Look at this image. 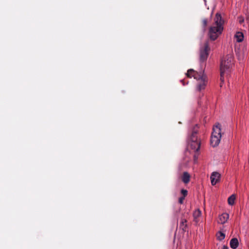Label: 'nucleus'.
Here are the masks:
<instances>
[{
    "mask_svg": "<svg viewBox=\"0 0 249 249\" xmlns=\"http://www.w3.org/2000/svg\"><path fill=\"white\" fill-rule=\"evenodd\" d=\"M223 21L221 15L217 13L214 18V23L209 29V35L212 40H215L221 34L223 30Z\"/></svg>",
    "mask_w": 249,
    "mask_h": 249,
    "instance_id": "obj_1",
    "label": "nucleus"
},
{
    "mask_svg": "<svg viewBox=\"0 0 249 249\" xmlns=\"http://www.w3.org/2000/svg\"><path fill=\"white\" fill-rule=\"evenodd\" d=\"M234 65L233 56L230 53L224 56L221 60L220 64V87H222V83L224 82V75L229 72Z\"/></svg>",
    "mask_w": 249,
    "mask_h": 249,
    "instance_id": "obj_2",
    "label": "nucleus"
},
{
    "mask_svg": "<svg viewBox=\"0 0 249 249\" xmlns=\"http://www.w3.org/2000/svg\"><path fill=\"white\" fill-rule=\"evenodd\" d=\"M186 75L188 77H193L198 81L197 89L201 90L204 89L207 84L206 76L202 73H198L193 69H190L187 71Z\"/></svg>",
    "mask_w": 249,
    "mask_h": 249,
    "instance_id": "obj_3",
    "label": "nucleus"
},
{
    "mask_svg": "<svg viewBox=\"0 0 249 249\" xmlns=\"http://www.w3.org/2000/svg\"><path fill=\"white\" fill-rule=\"evenodd\" d=\"M191 147L195 151H197L200 148V142L197 140L196 133H193L191 138Z\"/></svg>",
    "mask_w": 249,
    "mask_h": 249,
    "instance_id": "obj_4",
    "label": "nucleus"
},
{
    "mask_svg": "<svg viewBox=\"0 0 249 249\" xmlns=\"http://www.w3.org/2000/svg\"><path fill=\"white\" fill-rule=\"evenodd\" d=\"M209 50V46L207 43H206L204 45V48L200 50V61L202 62L205 61L208 55V51Z\"/></svg>",
    "mask_w": 249,
    "mask_h": 249,
    "instance_id": "obj_5",
    "label": "nucleus"
},
{
    "mask_svg": "<svg viewBox=\"0 0 249 249\" xmlns=\"http://www.w3.org/2000/svg\"><path fill=\"white\" fill-rule=\"evenodd\" d=\"M220 177L221 175L218 172H213L210 177L212 185H215L217 183H218L220 180Z\"/></svg>",
    "mask_w": 249,
    "mask_h": 249,
    "instance_id": "obj_6",
    "label": "nucleus"
},
{
    "mask_svg": "<svg viewBox=\"0 0 249 249\" xmlns=\"http://www.w3.org/2000/svg\"><path fill=\"white\" fill-rule=\"evenodd\" d=\"M211 135H214L219 138H221V129L219 124L214 125L213 128Z\"/></svg>",
    "mask_w": 249,
    "mask_h": 249,
    "instance_id": "obj_7",
    "label": "nucleus"
},
{
    "mask_svg": "<svg viewBox=\"0 0 249 249\" xmlns=\"http://www.w3.org/2000/svg\"><path fill=\"white\" fill-rule=\"evenodd\" d=\"M236 53L238 59L239 60H242L247 55V52L245 49L242 50H238L236 51Z\"/></svg>",
    "mask_w": 249,
    "mask_h": 249,
    "instance_id": "obj_8",
    "label": "nucleus"
},
{
    "mask_svg": "<svg viewBox=\"0 0 249 249\" xmlns=\"http://www.w3.org/2000/svg\"><path fill=\"white\" fill-rule=\"evenodd\" d=\"M221 138L217 137L214 135H211V144L213 147L217 146L220 143Z\"/></svg>",
    "mask_w": 249,
    "mask_h": 249,
    "instance_id": "obj_9",
    "label": "nucleus"
},
{
    "mask_svg": "<svg viewBox=\"0 0 249 249\" xmlns=\"http://www.w3.org/2000/svg\"><path fill=\"white\" fill-rule=\"evenodd\" d=\"M244 35L242 32H237L234 35V38L236 42H241L244 40Z\"/></svg>",
    "mask_w": 249,
    "mask_h": 249,
    "instance_id": "obj_10",
    "label": "nucleus"
},
{
    "mask_svg": "<svg viewBox=\"0 0 249 249\" xmlns=\"http://www.w3.org/2000/svg\"><path fill=\"white\" fill-rule=\"evenodd\" d=\"M191 176L190 174L187 172H183L182 176L181 177L182 181L185 184H187L189 182L190 180Z\"/></svg>",
    "mask_w": 249,
    "mask_h": 249,
    "instance_id": "obj_11",
    "label": "nucleus"
},
{
    "mask_svg": "<svg viewBox=\"0 0 249 249\" xmlns=\"http://www.w3.org/2000/svg\"><path fill=\"white\" fill-rule=\"evenodd\" d=\"M238 241L237 238H232L230 241V246L232 249H235L238 246Z\"/></svg>",
    "mask_w": 249,
    "mask_h": 249,
    "instance_id": "obj_12",
    "label": "nucleus"
},
{
    "mask_svg": "<svg viewBox=\"0 0 249 249\" xmlns=\"http://www.w3.org/2000/svg\"><path fill=\"white\" fill-rule=\"evenodd\" d=\"M236 196L234 195H232L228 199V204L230 205H232L234 203V201L235 200Z\"/></svg>",
    "mask_w": 249,
    "mask_h": 249,
    "instance_id": "obj_13",
    "label": "nucleus"
},
{
    "mask_svg": "<svg viewBox=\"0 0 249 249\" xmlns=\"http://www.w3.org/2000/svg\"><path fill=\"white\" fill-rule=\"evenodd\" d=\"M225 235L221 231H219L216 234V237L218 240L221 241L225 238Z\"/></svg>",
    "mask_w": 249,
    "mask_h": 249,
    "instance_id": "obj_14",
    "label": "nucleus"
},
{
    "mask_svg": "<svg viewBox=\"0 0 249 249\" xmlns=\"http://www.w3.org/2000/svg\"><path fill=\"white\" fill-rule=\"evenodd\" d=\"M201 216V212L199 209L196 210L194 213V218H197Z\"/></svg>",
    "mask_w": 249,
    "mask_h": 249,
    "instance_id": "obj_15",
    "label": "nucleus"
},
{
    "mask_svg": "<svg viewBox=\"0 0 249 249\" xmlns=\"http://www.w3.org/2000/svg\"><path fill=\"white\" fill-rule=\"evenodd\" d=\"M238 22L240 24H242L244 22V19L242 17H239L238 18Z\"/></svg>",
    "mask_w": 249,
    "mask_h": 249,
    "instance_id": "obj_16",
    "label": "nucleus"
},
{
    "mask_svg": "<svg viewBox=\"0 0 249 249\" xmlns=\"http://www.w3.org/2000/svg\"><path fill=\"white\" fill-rule=\"evenodd\" d=\"M181 193L183 195V197H185L187 195V191L186 190L182 189L181 191Z\"/></svg>",
    "mask_w": 249,
    "mask_h": 249,
    "instance_id": "obj_17",
    "label": "nucleus"
},
{
    "mask_svg": "<svg viewBox=\"0 0 249 249\" xmlns=\"http://www.w3.org/2000/svg\"><path fill=\"white\" fill-rule=\"evenodd\" d=\"M226 221L227 220L226 219H219V220L217 221V222L218 223L224 224L226 222Z\"/></svg>",
    "mask_w": 249,
    "mask_h": 249,
    "instance_id": "obj_18",
    "label": "nucleus"
},
{
    "mask_svg": "<svg viewBox=\"0 0 249 249\" xmlns=\"http://www.w3.org/2000/svg\"><path fill=\"white\" fill-rule=\"evenodd\" d=\"M229 215L227 213H224L222 214V218H229Z\"/></svg>",
    "mask_w": 249,
    "mask_h": 249,
    "instance_id": "obj_19",
    "label": "nucleus"
},
{
    "mask_svg": "<svg viewBox=\"0 0 249 249\" xmlns=\"http://www.w3.org/2000/svg\"><path fill=\"white\" fill-rule=\"evenodd\" d=\"M184 199V197H181L179 198V202L180 203V204H182L183 202V200Z\"/></svg>",
    "mask_w": 249,
    "mask_h": 249,
    "instance_id": "obj_20",
    "label": "nucleus"
},
{
    "mask_svg": "<svg viewBox=\"0 0 249 249\" xmlns=\"http://www.w3.org/2000/svg\"><path fill=\"white\" fill-rule=\"evenodd\" d=\"M203 24L205 27L207 26V20L206 19H203Z\"/></svg>",
    "mask_w": 249,
    "mask_h": 249,
    "instance_id": "obj_21",
    "label": "nucleus"
},
{
    "mask_svg": "<svg viewBox=\"0 0 249 249\" xmlns=\"http://www.w3.org/2000/svg\"><path fill=\"white\" fill-rule=\"evenodd\" d=\"M181 222L182 224L183 225L184 223L186 222V219H182V221Z\"/></svg>",
    "mask_w": 249,
    "mask_h": 249,
    "instance_id": "obj_22",
    "label": "nucleus"
},
{
    "mask_svg": "<svg viewBox=\"0 0 249 249\" xmlns=\"http://www.w3.org/2000/svg\"><path fill=\"white\" fill-rule=\"evenodd\" d=\"M246 21H247V23H248V22H249V20H248V19H246Z\"/></svg>",
    "mask_w": 249,
    "mask_h": 249,
    "instance_id": "obj_23",
    "label": "nucleus"
},
{
    "mask_svg": "<svg viewBox=\"0 0 249 249\" xmlns=\"http://www.w3.org/2000/svg\"><path fill=\"white\" fill-rule=\"evenodd\" d=\"M243 26H244V27H246V28H247V26H246V25H245V24H243Z\"/></svg>",
    "mask_w": 249,
    "mask_h": 249,
    "instance_id": "obj_24",
    "label": "nucleus"
}]
</instances>
